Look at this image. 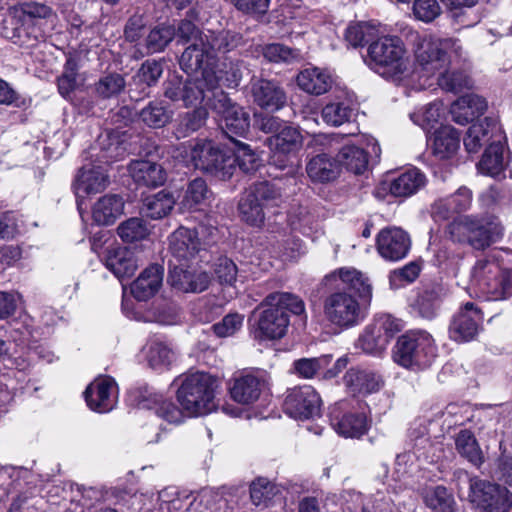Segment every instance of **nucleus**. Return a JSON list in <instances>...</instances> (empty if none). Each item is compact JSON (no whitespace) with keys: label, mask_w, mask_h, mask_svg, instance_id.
<instances>
[{"label":"nucleus","mask_w":512,"mask_h":512,"mask_svg":"<svg viewBox=\"0 0 512 512\" xmlns=\"http://www.w3.org/2000/svg\"><path fill=\"white\" fill-rule=\"evenodd\" d=\"M56 14L41 3H26L10 11L0 25V34L13 43L33 47L54 29Z\"/></svg>","instance_id":"nucleus-1"},{"label":"nucleus","mask_w":512,"mask_h":512,"mask_svg":"<svg viewBox=\"0 0 512 512\" xmlns=\"http://www.w3.org/2000/svg\"><path fill=\"white\" fill-rule=\"evenodd\" d=\"M287 312L293 315L303 314L305 312L304 301L298 295L289 292L268 294L253 313L255 339L262 341L283 338L290 325Z\"/></svg>","instance_id":"nucleus-2"},{"label":"nucleus","mask_w":512,"mask_h":512,"mask_svg":"<svg viewBox=\"0 0 512 512\" xmlns=\"http://www.w3.org/2000/svg\"><path fill=\"white\" fill-rule=\"evenodd\" d=\"M241 43L242 36L237 32L208 31L186 47L179 64L186 73L197 72L202 67L215 70L217 54L230 52Z\"/></svg>","instance_id":"nucleus-3"},{"label":"nucleus","mask_w":512,"mask_h":512,"mask_svg":"<svg viewBox=\"0 0 512 512\" xmlns=\"http://www.w3.org/2000/svg\"><path fill=\"white\" fill-rule=\"evenodd\" d=\"M364 61L372 70L386 78L401 76L409 64L403 41L397 36L379 34L369 44Z\"/></svg>","instance_id":"nucleus-4"},{"label":"nucleus","mask_w":512,"mask_h":512,"mask_svg":"<svg viewBox=\"0 0 512 512\" xmlns=\"http://www.w3.org/2000/svg\"><path fill=\"white\" fill-rule=\"evenodd\" d=\"M216 380L205 372L184 375L177 389V400L187 416H201L216 408Z\"/></svg>","instance_id":"nucleus-5"},{"label":"nucleus","mask_w":512,"mask_h":512,"mask_svg":"<svg viewBox=\"0 0 512 512\" xmlns=\"http://www.w3.org/2000/svg\"><path fill=\"white\" fill-rule=\"evenodd\" d=\"M392 357L395 363L404 368L425 369L437 357V345L429 332L409 330L397 339Z\"/></svg>","instance_id":"nucleus-6"},{"label":"nucleus","mask_w":512,"mask_h":512,"mask_svg":"<svg viewBox=\"0 0 512 512\" xmlns=\"http://www.w3.org/2000/svg\"><path fill=\"white\" fill-rule=\"evenodd\" d=\"M448 42L435 37H424L415 50V68L412 80L417 81L418 89H426L433 80L450 66L447 54Z\"/></svg>","instance_id":"nucleus-7"},{"label":"nucleus","mask_w":512,"mask_h":512,"mask_svg":"<svg viewBox=\"0 0 512 512\" xmlns=\"http://www.w3.org/2000/svg\"><path fill=\"white\" fill-rule=\"evenodd\" d=\"M449 238L456 243L468 244L482 250L503 236V227L498 224H484L483 220L471 215L455 218L446 227Z\"/></svg>","instance_id":"nucleus-8"},{"label":"nucleus","mask_w":512,"mask_h":512,"mask_svg":"<svg viewBox=\"0 0 512 512\" xmlns=\"http://www.w3.org/2000/svg\"><path fill=\"white\" fill-rule=\"evenodd\" d=\"M468 500L476 512H510L512 492L505 486L479 477L469 478Z\"/></svg>","instance_id":"nucleus-9"},{"label":"nucleus","mask_w":512,"mask_h":512,"mask_svg":"<svg viewBox=\"0 0 512 512\" xmlns=\"http://www.w3.org/2000/svg\"><path fill=\"white\" fill-rule=\"evenodd\" d=\"M209 108L219 116L223 133L234 143L235 137H246L250 129V116L239 105L232 102L224 91H216Z\"/></svg>","instance_id":"nucleus-10"},{"label":"nucleus","mask_w":512,"mask_h":512,"mask_svg":"<svg viewBox=\"0 0 512 512\" xmlns=\"http://www.w3.org/2000/svg\"><path fill=\"white\" fill-rule=\"evenodd\" d=\"M323 301L325 319L333 326L348 329L362 320L361 307L357 298L348 291L332 289Z\"/></svg>","instance_id":"nucleus-11"},{"label":"nucleus","mask_w":512,"mask_h":512,"mask_svg":"<svg viewBox=\"0 0 512 512\" xmlns=\"http://www.w3.org/2000/svg\"><path fill=\"white\" fill-rule=\"evenodd\" d=\"M191 161L196 169L222 179L230 178L234 171L232 156L225 154L210 140H197L191 148Z\"/></svg>","instance_id":"nucleus-12"},{"label":"nucleus","mask_w":512,"mask_h":512,"mask_svg":"<svg viewBox=\"0 0 512 512\" xmlns=\"http://www.w3.org/2000/svg\"><path fill=\"white\" fill-rule=\"evenodd\" d=\"M268 142L272 150L271 163L279 169H284L288 166L290 156L301 149L303 137L297 128L284 124Z\"/></svg>","instance_id":"nucleus-13"},{"label":"nucleus","mask_w":512,"mask_h":512,"mask_svg":"<svg viewBox=\"0 0 512 512\" xmlns=\"http://www.w3.org/2000/svg\"><path fill=\"white\" fill-rule=\"evenodd\" d=\"M427 182L425 174L417 168L408 169L390 181L381 182L375 196L383 199L389 192L394 197L407 198L420 191Z\"/></svg>","instance_id":"nucleus-14"},{"label":"nucleus","mask_w":512,"mask_h":512,"mask_svg":"<svg viewBox=\"0 0 512 512\" xmlns=\"http://www.w3.org/2000/svg\"><path fill=\"white\" fill-rule=\"evenodd\" d=\"M197 74L194 79L188 80L184 84V91H182V102L185 106H192L200 103L205 98L209 106L210 100L213 98V93L222 91L218 88V77L215 70L202 67L197 72L190 74Z\"/></svg>","instance_id":"nucleus-15"},{"label":"nucleus","mask_w":512,"mask_h":512,"mask_svg":"<svg viewBox=\"0 0 512 512\" xmlns=\"http://www.w3.org/2000/svg\"><path fill=\"white\" fill-rule=\"evenodd\" d=\"M284 411L295 419H309L319 413L320 397L311 386L294 387L288 390Z\"/></svg>","instance_id":"nucleus-16"},{"label":"nucleus","mask_w":512,"mask_h":512,"mask_svg":"<svg viewBox=\"0 0 512 512\" xmlns=\"http://www.w3.org/2000/svg\"><path fill=\"white\" fill-rule=\"evenodd\" d=\"M323 283L330 289L354 291L362 298H371L372 286L367 276L353 267H342L326 275Z\"/></svg>","instance_id":"nucleus-17"},{"label":"nucleus","mask_w":512,"mask_h":512,"mask_svg":"<svg viewBox=\"0 0 512 512\" xmlns=\"http://www.w3.org/2000/svg\"><path fill=\"white\" fill-rule=\"evenodd\" d=\"M483 321L481 310L472 302H467L453 317L450 326V338L457 342H467L475 338Z\"/></svg>","instance_id":"nucleus-18"},{"label":"nucleus","mask_w":512,"mask_h":512,"mask_svg":"<svg viewBox=\"0 0 512 512\" xmlns=\"http://www.w3.org/2000/svg\"><path fill=\"white\" fill-rule=\"evenodd\" d=\"M127 153L126 133L106 130L101 133L97 140V146L92 147L88 152L91 158L104 166L122 159Z\"/></svg>","instance_id":"nucleus-19"},{"label":"nucleus","mask_w":512,"mask_h":512,"mask_svg":"<svg viewBox=\"0 0 512 512\" xmlns=\"http://www.w3.org/2000/svg\"><path fill=\"white\" fill-rule=\"evenodd\" d=\"M377 251L388 261H399L405 258L411 247L409 235L398 227L382 229L376 240Z\"/></svg>","instance_id":"nucleus-20"},{"label":"nucleus","mask_w":512,"mask_h":512,"mask_svg":"<svg viewBox=\"0 0 512 512\" xmlns=\"http://www.w3.org/2000/svg\"><path fill=\"white\" fill-rule=\"evenodd\" d=\"M169 250L173 262H190L202 250V243L195 229L179 227L169 236Z\"/></svg>","instance_id":"nucleus-21"},{"label":"nucleus","mask_w":512,"mask_h":512,"mask_svg":"<svg viewBox=\"0 0 512 512\" xmlns=\"http://www.w3.org/2000/svg\"><path fill=\"white\" fill-rule=\"evenodd\" d=\"M503 140V132L498 123L492 118H485L468 128L463 143L469 153H475L484 145L489 146Z\"/></svg>","instance_id":"nucleus-22"},{"label":"nucleus","mask_w":512,"mask_h":512,"mask_svg":"<svg viewBox=\"0 0 512 512\" xmlns=\"http://www.w3.org/2000/svg\"><path fill=\"white\" fill-rule=\"evenodd\" d=\"M116 394V383L111 377L95 379L84 392L89 408L99 413H106L113 409L116 403Z\"/></svg>","instance_id":"nucleus-23"},{"label":"nucleus","mask_w":512,"mask_h":512,"mask_svg":"<svg viewBox=\"0 0 512 512\" xmlns=\"http://www.w3.org/2000/svg\"><path fill=\"white\" fill-rule=\"evenodd\" d=\"M254 102L270 112L279 111L287 103V95L283 87L274 80L255 79L251 83Z\"/></svg>","instance_id":"nucleus-24"},{"label":"nucleus","mask_w":512,"mask_h":512,"mask_svg":"<svg viewBox=\"0 0 512 512\" xmlns=\"http://www.w3.org/2000/svg\"><path fill=\"white\" fill-rule=\"evenodd\" d=\"M106 166L95 160L83 165L73 184L77 197L102 192L108 185Z\"/></svg>","instance_id":"nucleus-25"},{"label":"nucleus","mask_w":512,"mask_h":512,"mask_svg":"<svg viewBox=\"0 0 512 512\" xmlns=\"http://www.w3.org/2000/svg\"><path fill=\"white\" fill-rule=\"evenodd\" d=\"M105 266L118 279L131 277L138 268V259L135 253L124 246H111L107 249Z\"/></svg>","instance_id":"nucleus-26"},{"label":"nucleus","mask_w":512,"mask_h":512,"mask_svg":"<svg viewBox=\"0 0 512 512\" xmlns=\"http://www.w3.org/2000/svg\"><path fill=\"white\" fill-rule=\"evenodd\" d=\"M344 383L352 395L366 396L378 392L383 382L381 376L374 371L350 368L344 375Z\"/></svg>","instance_id":"nucleus-27"},{"label":"nucleus","mask_w":512,"mask_h":512,"mask_svg":"<svg viewBox=\"0 0 512 512\" xmlns=\"http://www.w3.org/2000/svg\"><path fill=\"white\" fill-rule=\"evenodd\" d=\"M139 357L145 360L151 369L163 371L171 365L174 353L162 337L154 335L147 339Z\"/></svg>","instance_id":"nucleus-28"},{"label":"nucleus","mask_w":512,"mask_h":512,"mask_svg":"<svg viewBox=\"0 0 512 512\" xmlns=\"http://www.w3.org/2000/svg\"><path fill=\"white\" fill-rule=\"evenodd\" d=\"M164 269L158 264H153L141 272L138 278L131 284L130 291L138 301H147L160 289L163 281Z\"/></svg>","instance_id":"nucleus-29"},{"label":"nucleus","mask_w":512,"mask_h":512,"mask_svg":"<svg viewBox=\"0 0 512 512\" xmlns=\"http://www.w3.org/2000/svg\"><path fill=\"white\" fill-rule=\"evenodd\" d=\"M266 387L263 377L254 374H244L233 379L230 394L233 400L241 404H251L258 400Z\"/></svg>","instance_id":"nucleus-30"},{"label":"nucleus","mask_w":512,"mask_h":512,"mask_svg":"<svg viewBox=\"0 0 512 512\" xmlns=\"http://www.w3.org/2000/svg\"><path fill=\"white\" fill-rule=\"evenodd\" d=\"M428 141L434 156L441 160L449 159L460 147V134L450 125H441L434 130Z\"/></svg>","instance_id":"nucleus-31"},{"label":"nucleus","mask_w":512,"mask_h":512,"mask_svg":"<svg viewBox=\"0 0 512 512\" xmlns=\"http://www.w3.org/2000/svg\"><path fill=\"white\" fill-rule=\"evenodd\" d=\"M486 109L487 102L484 98L475 94H466L452 103L450 113L453 121L465 125L482 115Z\"/></svg>","instance_id":"nucleus-32"},{"label":"nucleus","mask_w":512,"mask_h":512,"mask_svg":"<svg viewBox=\"0 0 512 512\" xmlns=\"http://www.w3.org/2000/svg\"><path fill=\"white\" fill-rule=\"evenodd\" d=\"M472 191L462 186L447 198L437 200L432 206L434 216L446 219L452 212L466 211L472 204Z\"/></svg>","instance_id":"nucleus-33"},{"label":"nucleus","mask_w":512,"mask_h":512,"mask_svg":"<svg viewBox=\"0 0 512 512\" xmlns=\"http://www.w3.org/2000/svg\"><path fill=\"white\" fill-rule=\"evenodd\" d=\"M124 211L123 199L115 194L101 197L92 207V218L98 225L113 224Z\"/></svg>","instance_id":"nucleus-34"},{"label":"nucleus","mask_w":512,"mask_h":512,"mask_svg":"<svg viewBox=\"0 0 512 512\" xmlns=\"http://www.w3.org/2000/svg\"><path fill=\"white\" fill-rule=\"evenodd\" d=\"M306 172L311 181L327 183L334 181L339 176L340 168L337 160L323 153L312 157L308 161Z\"/></svg>","instance_id":"nucleus-35"},{"label":"nucleus","mask_w":512,"mask_h":512,"mask_svg":"<svg viewBox=\"0 0 512 512\" xmlns=\"http://www.w3.org/2000/svg\"><path fill=\"white\" fill-rule=\"evenodd\" d=\"M331 83L330 74L317 67L306 68L297 76V85L309 94H324L331 87Z\"/></svg>","instance_id":"nucleus-36"},{"label":"nucleus","mask_w":512,"mask_h":512,"mask_svg":"<svg viewBox=\"0 0 512 512\" xmlns=\"http://www.w3.org/2000/svg\"><path fill=\"white\" fill-rule=\"evenodd\" d=\"M130 172L134 181L140 185L157 187L166 180V173L161 165L150 161H136L131 164Z\"/></svg>","instance_id":"nucleus-37"},{"label":"nucleus","mask_w":512,"mask_h":512,"mask_svg":"<svg viewBox=\"0 0 512 512\" xmlns=\"http://www.w3.org/2000/svg\"><path fill=\"white\" fill-rule=\"evenodd\" d=\"M331 425L341 436L359 438L368 430V421L363 413H347L341 417H332Z\"/></svg>","instance_id":"nucleus-38"},{"label":"nucleus","mask_w":512,"mask_h":512,"mask_svg":"<svg viewBox=\"0 0 512 512\" xmlns=\"http://www.w3.org/2000/svg\"><path fill=\"white\" fill-rule=\"evenodd\" d=\"M422 499L432 512H455L453 495L442 485L427 487L422 491Z\"/></svg>","instance_id":"nucleus-39"},{"label":"nucleus","mask_w":512,"mask_h":512,"mask_svg":"<svg viewBox=\"0 0 512 512\" xmlns=\"http://www.w3.org/2000/svg\"><path fill=\"white\" fill-rule=\"evenodd\" d=\"M505 166L503 141L490 144L477 164L479 172L490 177L500 175Z\"/></svg>","instance_id":"nucleus-40"},{"label":"nucleus","mask_w":512,"mask_h":512,"mask_svg":"<svg viewBox=\"0 0 512 512\" xmlns=\"http://www.w3.org/2000/svg\"><path fill=\"white\" fill-rule=\"evenodd\" d=\"M175 202L171 192L162 190L145 198L142 212L151 219H161L171 212Z\"/></svg>","instance_id":"nucleus-41"},{"label":"nucleus","mask_w":512,"mask_h":512,"mask_svg":"<svg viewBox=\"0 0 512 512\" xmlns=\"http://www.w3.org/2000/svg\"><path fill=\"white\" fill-rule=\"evenodd\" d=\"M339 168L345 167L354 174L363 173L368 165V156L363 148L355 145L343 146L337 154Z\"/></svg>","instance_id":"nucleus-42"},{"label":"nucleus","mask_w":512,"mask_h":512,"mask_svg":"<svg viewBox=\"0 0 512 512\" xmlns=\"http://www.w3.org/2000/svg\"><path fill=\"white\" fill-rule=\"evenodd\" d=\"M455 445L458 453L474 466L479 467L483 463L482 451L471 431L461 430L456 436Z\"/></svg>","instance_id":"nucleus-43"},{"label":"nucleus","mask_w":512,"mask_h":512,"mask_svg":"<svg viewBox=\"0 0 512 512\" xmlns=\"http://www.w3.org/2000/svg\"><path fill=\"white\" fill-rule=\"evenodd\" d=\"M238 209L242 220L249 225L260 226L264 222L263 204L250 190L240 199Z\"/></svg>","instance_id":"nucleus-44"},{"label":"nucleus","mask_w":512,"mask_h":512,"mask_svg":"<svg viewBox=\"0 0 512 512\" xmlns=\"http://www.w3.org/2000/svg\"><path fill=\"white\" fill-rule=\"evenodd\" d=\"M482 293L489 300H504L512 296V270L504 269L496 278L485 283Z\"/></svg>","instance_id":"nucleus-45"},{"label":"nucleus","mask_w":512,"mask_h":512,"mask_svg":"<svg viewBox=\"0 0 512 512\" xmlns=\"http://www.w3.org/2000/svg\"><path fill=\"white\" fill-rule=\"evenodd\" d=\"M140 119L149 127L160 128L165 126L172 117V112L163 101L154 100L140 111Z\"/></svg>","instance_id":"nucleus-46"},{"label":"nucleus","mask_w":512,"mask_h":512,"mask_svg":"<svg viewBox=\"0 0 512 512\" xmlns=\"http://www.w3.org/2000/svg\"><path fill=\"white\" fill-rule=\"evenodd\" d=\"M502 270L495 258L487 257L479 259L472 269V282L478 286L479 290L482 292L485 283L496 278Z\"/></svg>","instance_id":"nucleus-47"},{"label":"nucleus","mask_w":512,"mask_h":512,"mask_svg":"<svg viewBox=\"0 0 512 512\" xmlns=\"http://www.w3.org/2000/svg\"><path fill=\"white\" fill-rule=\"evenodd\" d=\"M388 346V338L383 337L372 325H369L360 335L356 347L366 354L379 355Z\"/></svg>","instance_id":"nucleus-48"},{"label":"nucleus","mask_w":512,"mask_h":512,"mask_svg":"<svg viewBox=\"0 0 512 512\" xmlns=\"http://www.w3.org/2000/svg\"><path fill=\"white\" fill-rule=\"evenodd\" d=\"M211 196L206 182L201 178L192 180L185 191L181 205L186 209H193L206 204Z\"/></svg>","instance_id":"nucleus-49"},{"label":"nucleus","mask_w":512,"mask_h":512,"mask_svg":"<svg viewBox=\"0 0 512 512\" xmlns=\"http://www.w3.org/2000/svg\"><path fill=\"white\" fill-rule=\"evenodd\" d=\"M207 117L208 112L203 107L181 115L176 128L177 137H185L199 130L205 124Z\"/></svg>","instance_id":"nucleus-50"},{"label":"nucleus","mask_w":512,"mask_h":512,"mask_svg":"<svg viewBox=\"0 0 512 512\" xmlns=\"http://www.w3.org/2000/svg\"><path fill=\"white\" fill-rule=\"evenodd\" d=\"M126 82L122 75L110 73L102 76L94 85L95 93L102 99H110L119 95L125 88Z\"/></svg>","instance_id":"nucleus-51"},{"label":"nucleus","mask_w":512,"mask_h":512,"mask_svg":"<svg viewBox=\"0 0 512 512\" xmlns=\"http://www.w3.org/2000/svg\"><path fill=\"white\" fill-rule=\"evenodd\" d=\"M378 35L377 29L368 23H356L347 27L346 41L352 47H361L370 44Z\"/></svg>","instance_id":"nucleus-52"},{"label":"nucleus","mask_w":512,"mask_h":512,"mask_svg":"<svg viewBox=\"0 0 512 512\" xmlns=\"http://www.w3.org/2000/svg\"><path fill=\"white\" fill-rule=\"evenodd\" d=\"M435 79L438 86L447 92L458 93L471 86V80L466 74L460 71H450L449 68Z\"/></svg>","instance_id":"nucleus-53"},{"label":"nucleus","mask_w":512,"mask_h":512,"mask_svg":"<svg viewBox=\"0 0 512 512\" xmlns=\"http://www.w3.org/2000/svg\"><path fill=\"white\" fill-rule=\"evenodd\" d=\"M321 115L328 125L340 126L350 120L353 109L344 102L329 103L322 109Z\"/></svg>","instance_id":"nucleus-54"},{"label":"nucleus","mask_w":512,"mask_h":512,"mask_svg":"<svg viewBox=\"0 0 512 512\" xmlns=\"http://www.w3.org/2000/svg\"><path fill=\"white\" fill-rule=\"evenodd\" d=\"M256 198L266 206H279L283 201V194L276 183L259 182L249 189Z\"/></svg>","instance_id":"nucleus-55"},{"label":"nucleus","mask_w":512,"mask_h":512,"mask_svg":"<svg viewBox=\"0 0 512 512\" xmlns=\"http://www.w3.org/2000/svg\"><path fill=\"white\" fill-rule=\"evenodd\" d=\"M441 115V105L438 103H430L422 110L411 114L410 118L416 125L429 133L432 129H436Z\"/></svg>","instance_id":"nucleus-56"},{"label":"nucleus","mask_w":512,"mask_h":512,"mask_svg":"<svg viewBox=\"0 0 512 512\" xmlns=\"http://www.w3.org/2000/svg\"><path fill=\"white\" fill-rule=\"evenodd\" d=\"M117 232L125 242H134L144 239L148 234V227L142 218L133 217L121 223Z\"/></svg>","instance_id":"nucleus-57"},{"label":"nucleus","mask_w":512,"mask_h":512,"mask_svg":"<svg viewBox=\"0 0 512 512\" xmlns=\"http://www.w3.org/2000/svg\"><path fill=\"white\" fill-rule=\"evenodd\" d=\"M234 164L237 162L239 168L246 173L256 170L259 166V156L251 147L241 141H234Z\"/></svg>","instance_id":"nucleus-58"},{"label":"nucleus","mask_w":512,"mask_h":512,"mask_svg":"<svg viewBox=\"0 0 512 512\" xmlns=\"http://www.w3.org/2000/svg\"><path fill=\"white\" fill-rule=\"evenodd\" d=\"M331 362L329 355H322L316 358H302L293 364L295 372L306 379L314 377L318 372L328 367Z\"/></svg>","instance_id":"nucleus-59"},{"label":"nucleus","mask_w":512,"mask_h":512,"mask_svg":"<svg viewBox=\"0 0 512 512\" xmlns=\"http://www.w3.org/2000/svg\"><path fill=\"white\" fill-rule=\"evenodd\" d=\"M175 30L170 26L156 27L150 31L146 38V49L148 54L158 53L172 41Z\"/></svg>","instance_id":"nucleus-60"},{"label":"nucleus","mask_w":512,"mask_h":512,"mask_svg":"<svg viewBox=\"0 0 512 512\" xmlns=\"http://www.w3.org/2000/svg\"><path fill=\"white\" fill-rule=\"evenodd\" d=\"M189 262H173V260L169 261V276L168 282L172 287L182 291L189 292L188 284H190V279L194 277V271L188 269Z\"/></svg>","instance_id":"nucleus-61"},{"label":"nucleus","mask_w":512,"mask_h":512,"mask_svg":"<svg viewBox=\"0 0 512 512\" xmlns=\"http://www.w3.org/2000/svg\"><path fill=\"white\" fill-rule=\"evenodd\" d=\"M263 56L270 62H289L298 58L300 51L279 43H272L263 48Z\"/></svg>","instance_id":"nucleus-62"},{"label":"nucleus","mask_w":512,"mask_h":512,"mask_svg":"<svg viewBox=\"0 0 512 512\" xmlns=\"http://www.w3.org/2000/svg\"><path fill=\"white\" fill-rule=\"evenodd\" d=\"M275 495V486L265 478H259L250 486L252 502L259 505H266Z\"/></svg>","instance_id":"nucleus-63"},{"label":"nucleus","mask_w":512,"mask_h":512,"mask_svg":"<svg viewBox=\"0 0 512 512\" xmlns=\"http://www.w3.org/2000/svg\"><path fill=\"white\" fill-rule=\"evenodd\" d=\"M163 72L161 63L155 60L145 61L136 75L134 81L137 83L145 84L146 86L154 85L161 77Z\"/></svg>","instance_id":"nucleus-64"}]
</instances>
